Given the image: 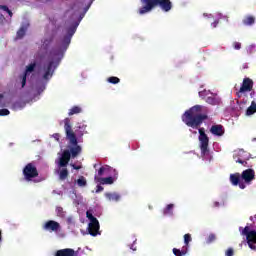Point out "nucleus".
<instances>
[{
    "mask_svg": "<svg viewBox=\"0 0 256 256\" xmlns=\"http://www.w3.org/2000/svg\"><path fill=\"white\" fill-rule=\"evenodd\" d=\"M86 127L87 126L85 125L78 126V129H81L80 133H77V130L74 132L71 126V119H64V131L66 133V139L69 141V145H71V147H69V150L63 151L62 156L59 159V167H67V165H69V161H71V157L72 159H75L77 156L81 155V151H83V149L79 146L77 135L78 137H83Z\"/></svg>",
    "mask_w": 256,
    "mask_h": 256,
    "instance_id": "nucleus-1",
    "label": "nucleus"
},
{
    "mask_svg": "<svg viewBox=\"0 0 256 256\" xmlns=\"http://www.w3.org/2000/svg\"><path fill=\"white\" fill-rule=\"evenodd\" d=\"M207 119H209V109L201 105L191 107L182 115L183 123L192 129H199Z\"/></svg>",
    "mask_w": 256,
    "mask_h": 256,
    "instance_id": "nucleus-2",
    "label": "nucleus"
},
{
    "mask_svg": "<svg viewBox=\"0 0 256 256\" xmlns=\"http://www.w3.org/2000/svg\"><path fill=\"white\" fill-rule=\"evenodd\" d=\"M142 5L139 8L138 13L139 15H145V13H151L155 7H160L162 11L165 13H169L171 9H173V2L171 0H140Z\"/></svg>",
    "mask_w": 256,
    "mask_h": 256,
    "instance_id": "nucleus-3",
    "label": "nucleus"
},
{
    "mask_svg": "<svg viewBox=\"0 0 256 256\" xmlns=\"http://www.w3.org/2000/svg\"><path fill=\"white\" fill-rule=\"evenodd\" d=\"M86 217L90 221L88 225L89 235H91L92 237H97V235H101V232H99V229H100L99 220H97L95 216H93V212H91V210H88L86 212Z\"/></svg>",
    "mask_w": 256,
    "mask_h": 256,
    "instance_id": "nucleus-4",
    "label": "nucleus"
},
{
    "mask_svg": "<svg viewBox=\"0 0 256 256\" xmlns=\"http://www.w3.org/2000/svg\"><path fill=\"white\" fill-rule=\"evenodd\" d=\"M241 235H245L248 247L253 251H256V231L251 230V226L247 225L242 230Z\"/></svg>",
    "mask_w": 256,
    "mask_h": 256,
    "instance_id": "nucleus-5",
    "label": "nucleus"
},
{
    "mask_svg": "<svg viewBox=\"0 0 256 256\" xmlns=\"http://www.w3.org/2000/svg\"><path fill=\"white\" fill-rule=\"evenodd\" d=\"M198 133L201 155H207L209 153V136L206 135L205 128H199Z\"/></svg>",
    "mask_w": 256,
    "mask_h": 256,
    "instance_id": "nucleus-6",
    "label": "nucleus"
},
{
    "mask_svg": "<svg viewBox=\"0 0 256 256\" xmlns=\"http://www.w3.org/2000/svg\"><path fill=\"white\" fill-rule=\"evenodd\" d=\"M24 175L25 181H33L36 177H39V171L37 170V166L33 163H28L26 166L23 168L22 171Z\"/></svg>",
    "mask_w": 256,
    "mask_h": 256,
    "instance_id": "nucleus-7",
    "label": "nucleus"
},
{
    "mask_svg": "<svg viewBox=\"0 0 256 256\" xmlns=\"http://www.w3.org/2000/svg\"><path fill=\"white\" fill-rule=\"evenodd\" d=\"M254 82L251 78H244L242 85L237 92L238 97H241V93H248L249 91H253Z\"/></svg>",
    "mask_w": 256,
    "mask_h": 256,
    "instance_id": "nucleus-8",
    "label": "nucleus"
},
{
    "mask_svg": "<svg viewBox=\"0 0 256 256\" xmlns=\"http://www.w3.org/2000/svg\"><path fill=\"white\" fill-rule=\"evenodd\" d=\"M241 179L246 185H251L252 181H255V170L248 168L241 174Z\"/></svg>",
    "mask_w": 256,
    "mask_h": 256,
    "instance_id": "nucleus-9",
    "label": "nucleus"
},
{
    "mask_svg": "<svg viewBox=\"0 0 256 256\" xmlns=\"http://www.w3.org/2000/svg\"><path fill=\"white\" fill-rule=\"evenodd\" d=\"M43 229L45 231H49V233H57L58 231L61 230V224L59 222L54 221V220H48L44 226Z\"/></svg>",
    "mask_w": 256,
    "mask_h": 256,
    "instance_id": "nucleus-10",
    "label": "nucleus"
},
{
    "mask_svg": "<svg viewBox=\"0 0 256 256\" xmlns=\"http://www.w3.org/2000/svg\"><path fill=\"white\" fill-rule=\"evenodd\" d=\"M56 68H57V66H55V62L53 60H51L47 64V66H44V68H43V70L45 71V73L43 75V79L45 81H49V79H51V77H53V73Z\"/></svg>",
    "mask_w": 256,
    "mask_h": 256,
    "instance_id": "nucleus-11",
    "label": "nucleus"
},
{
    "mask_svg": "<svg viewBox=\"0 0 256 256\" xmlns=\"http://www.w3.org/2000/svg\"><path fill=\"white\" fill-rule=\"evenodd\" d=\"M230 182L232 185L237 187L239 185L240 189H245V183L241 182V174L240 173H234L230 175Z\"/></svg>",
    "mask_w": 256,
    "mask_h": 256,
    "instance_id": "nucleus-12",
    "label": "nucleus"
},
{
    "mask_svg": "<svg viewBox=\"0 0 256 256\" xmlns=\"http://www.w3.org/2000/svg\"><path fill=\"white\" fill-rule=\"evenodd\" d=\"M210 133L216 137H223L225 135V128L221 124H215L211 126Z\"/></svg>",
    "mask_w": 256,
    "mask_h": 256,
    "instance_id": "nucleus-13",
    "label": "nucleus"
},
{
    "mask_svg": "<svg viewBox=\"0 0 256 256\" xmlns=\"http://www.w3.org/2000/svg\"><path fill=\"white\" fill-rule=\"evenodd\" d=\"M94 181H96V183H100V185H113V183H115V179H113V177L102 178L95 176Z\"/></svg>",
    "mask_w": 256,
    "mask_h": 256,
    "instance_id": "nucleus-14",
    "label": "nucleus"
},
{
    "mask_svg": "<svg viewBox=\"0 0 256 256\" xmlns=\"http://www.w3.org/2000/svg\"><path fill=\"white\" fill-rule=\"evenodd\" d=\"M55 256H75V250L71 248L61 249L55 253Z\"/></svg>",
    "mask_w": 256,
    "mask_h": 256,
    "instance_id": "nucleus-15",
    "label": "nucleus"
},
{
    "mask_svg": "<svg viewBox=\"0 0 256 256\" xmlns=\"http://www.w3.org/2000/svg\"><path fill=\"white\" fill-rule=\"evenodd\" d=\"M105 197L106 199H108V201H119V199H121V196L119 194L111 192H106Z\"/></svg>",
    "mask_w": 256,
    "mask_h": 256,
    "instance_id": "nucleus-16",
    "label": "nucleus"
},
{
    "mask_svg": "<svg viewBox=\"0 0 256 256\" xmlns=\"http://www.w3.org/2000/svg\"><path fill=\"white\" fill-rule=\"evenodd\" d=\"M77 27H79V22H76L73 26L69 27L67 29V36L73 38V35H75V32L77 31Z\"/></svg>",
    "mask_w": 256,
    "mask_h": 256,
    "instance_id": "nucleus-17",
    "label": "nucleus"
},
{
    "mask_svg": "<svg viewBox=\"0 0 256 256\" xmlns=\"http://www.w3.org/2000/svg\"><path fill=\"white\" fill-rule=\"evenodd\" d=\"M67 177H69V170H67V168H62L59 172L60 181H65Z\"/></svg>",
    "mask_w": 256,
    "mask_h": 256,
    "instance_id": "nucleus-18",
    "label": "nucleus"
},
{
    "mask_svg": "<svg viewBox=\"0 0 256 256\" xmlns=\"http://www.w3.org/2000/svg\"><path fill=\"white\" fill-rule=\"evenodd\" d=\"M173 207H175L173 204H168L163 209V215H165V216H172L173 215Z\"/></svg>",
    "mask_w": 256,
    "mask_h": 256,
    "instance_id": "nucleus-19",
    "label": "nucleus"
},
{
    "mask_svg": "<svg viewBox=\"0 0 256 256\" xmlns=\"http://www.w3.org/2000/svg\"><path fill=\"white\" fill-rule=\"evenodd\" d=\"M172 251H173V254L175 256H185V255H187V247H183L182 250L177 249V248H173Z\"/></svg>",
    "mask_w": 256,
    "mask_h": 256,
    "instance_id": "nucleus-20",
    "label": "nucleus"
},
{
    "mask_svg": "<svg viewBox=\"0 0 256 256\" xmlns=\"http://www.w3.org/2000/svg\"><path fill=\"white\" fill-rule=\"evenodd\" d=\"M243 24L246 25V26L254 25L255 24V17H253V16H246L243 19Z\"/></svg>",
    "mask_w": 256,
    "mask_h": 256,
    "instance_id": "nucleus-21",
    "label": "nucleus"
},
{
    "mask_svg": "<svg viewBox=\"0 0 256 256\" xmlns=\"http://www.w3.org/2000/svg\"><path fill=\"white\" fill-rule=\"evenodd\" d=\"M254 113H256V103L252 101L250 107L246 110V115H254Z\"/></svg>",
    "mask_w": 256,
    "mask_h": 256,
    "instance_id": "nucleus-22",
    "label": "nucleus"
},
{
    "mask_svg": "<svg viewBox=\"0 0 256 256\" xmlns=\"http://www.w3.org/2000/svg\"><path fill=\"white\" fill-rule=\"evenodd\" d=\"M27 33V28L21 27L16 34V39H23Z\"/></svg>",
    "mask_w": 256,
    "mask_h": 256,
    "instance_id": "nucleus-23",
    "label": "nucleus"
},
{
    "mask_svg": "<svg viewBox=\"0 0 256 256\" xmlns=\"http://www.w3.org/2000/svg\"><path fill=\"white\" fill-rule=\"evenodd\" d=\"M82 109L81 107L79 106H73L69 112H68V115L71 116V115H79V113H81Z\"/></svg>",
    "mask_w": 256,
    "mask_h": 256,
    "instance_id": "nucleus-24",
    "label": "nucleus"
},
{
    "mask_svg": "<svg viewBox=\"0 0 256 256\" xmlns=\"http://www.w3.org/2000/svg\"><path fill=\"white\" fill-rule=\"evenodd\" d=\"M53 43V36H50L49 38L44 39L42 47L43 49L47 50L49 49V46Z\"/></svg>",
    "mask_w": 256,
    "mask_h": 256,
    "instance_id": "nucleus-25",
    "label": "nucleus"
},
{
    "mask_svg": "<svg viewBox=\"0 0 256 256\" xmlns=\"http://www.w3.org/2000/svg\"><path fill=\"white\" fill-rule=\"evenodd\" d=\"M35 67H37V63H31L26 67L24 75H29V73H33L35 71Z\"/></svg>",
    "mask_w": 256,
    "mask_h": 256,
    "instance_id": "nucleus-26",
    "label": "nucleus"
},
{
    "mask_svg": "<svg viewBox=\"0 0 256 256\" xmlns=\"http://www.w3.org/2000/svg\"><path fill=\"white\" fill-rule=\"evenodd\" d=\"M76 183L78 187H87V179L84 176H80Z\"/></svg>",
    "mask_w": 256,
    "mask_h": 256,
    "instance_id": "nucleus-27",
    "label": "nucleus"
},
{
    "mask_svg": "<svg viewBox=\"0 0 256 256\" xmlns=\"http://www.w3.org/2000/svg\"><path fill=\"white\" fill-rule=\"evenodd\" d=\"M93 1H95V0H90V3L86 6V8H84V12L82 14H80V16H79L78 23H81V19H83V17H85V13H87V11H89V8L93 4Z\"/></svg>",
    "mask_w": 256,
    "mask_h": 256,
    "instance_id": "nucleus-28",
    "label": "nucleus"
},
{
    "mask_svg": "<svg viewBox=\"0 0 256 256\" xmlns=\"http://www.w3.org/2000/svg\"><path fill=\"white\" fill-rule=\"evenodd\" d=\"M108 83H111L112 85H117V83H121V79H119L116 76H111L107 79Z\"/></svg>",
    "mask_w": 256,
    "mask_h": 256,
    "instance_id": "nucleus-29",
    "label": "nucleus"
},
{
    "mask_svg": "<svg viewBox=\"0 0 256 256\" xmlns=\"http://www.w3.org/2000/svg\"><path fill=\"white\" fill-rule=\"evenodd\" d=\"M71 36H67L65 35L62 39V43L63 45H65L66 47H69V45L71 44Z\"/></svg>",
    "mask_w": 256,
    "mask_h": 256,
    "instance_id": "nucleus-30",
    "label": "nucleus"
},
{
    "mask_svg": "<svg viewBox=\"0 0 256 256\" xmlns=\"http://www.w3.org/2000/svg\"><path fill=\"white\" fill-rule=\"evenodd\" d=\"M192 238H191V234H185L184 235V243H185V247H189V243H191Z\"/></svg>",
    "mask_w": 256,
    "mask_h": 256,
    "instance_id": "nucleus-31",
    "label": "nucleus"
},
{
    "mask_svg": "<svg viewBox=\"0 0 256 256\" xmlns=\"http://www.w3.org/2000/svg\"><path fill=\"white\" fill-rule=\"evenodd\" d=\"M0 9H2V11H6V13H8L9 17H13V12L9 9V7H7L5 5H0Z\"/></svg>",
    "mask_w": 256,
    "mask_h": 256,
    "instance_id": "nucleus-32",
    "label": "nucleus"
},
{
    "mask_svg": "<svg viewBox=\"0 0 256 256\" xmlns=\"http://www.w3.org/2000/svg\"><path fill=\"white\" fill-rule=\"evenodd\" d=\"M217 239V236H215V234H210L206 240V243H213V241H215Z\"/></svg>",
    "mask_w": 256,
    "mask_h": 256,
    "instance_id": "nucleus-33",
    "label": "nucleus"
},
{
    "mask_svg": "<svg viewBox=\"0 0 256 256\" xmlns=\"http://www.w3.org/2000/svg\"><path fill=\"white\" fill-rule=\"evenodd\" d=\"M9 109H6V108H3V109H0V117H5L7 115H9Z\"/></svg>",
    "mask_w": 256,
    "mask_h": 256,
    "instance_id": "nucleus-34",
    "label": "nucleus"
},
{
    "mask_svg": "<svg viewBox=\"0 0 256 256\" xmlns=\"http://www.w3.org/2000/svg\"><path fill=\"white\" fill-rule=\"evenodd\" d=\"M234 159H236V163H240V165H243L244 167H247V161L241 159V158H238L236 156H234Z\"/></svg>",
    "mask_w": 256,
    "mask_h": 256,
    "instance_id": "nucleus-35",
    "label": "nucleus"
},
{
    "mask_svg": "<svg viewBox=\"0 0 256 256\" xmlns=\"http://www.w3.org/2000/svg\"><path fill=\"white\" fill-rule=\"evenodd\" d=\"M56 213L58 217H62L63 216V207L58 206L56 207Z\"/></svg>",
    "mask_w": 256,
    "mask_h": 256,
    "instance_id": "nucleus-36",
    "label": "nucleus"
},
{
    "mask_svg": "<svg viewBox=\"0 0 256 256\" xmlns=\"http://www.w3.org/2000/svg\"><path fill=\"white\" fill-rule=\"evenodd\" d=\"M105 171H107V168L105 167H100V169L98 170V177H102V175H104Z\"/></svg>",
    "mask_w": 256,
    "mask_h": 256,
    "instance_id": "nucleus-37",
    "label": "nucleus"
},
{
    "mask_svg": "<svg viewBox=\"0 0 256 256\" xmlns=\"http://www.w3.org/2000/svg\"><path fill=\"white\" fill-rule=\"evenodd\" d=\"M207 103H209L210 105H216L217 101L213 97H208Z\"/></svg>",
    "mask_w": 256,
    "mask_h": 256,
    "instance_id": "nucleus-38",
    "label": "nucleus"
},
{
    "mask_svg": "<svg viewBox=\"0 0 256 256\" xmlns=\"http://www.w3.org/2000/svg\"><path fill=\"white\" fill-rule=\"evenodd\" d=\"M27 85V74H23L22 76V87H25Z\"/></svg>",
    "mask_w": 256,
    "mask_h": 256,
    "instance_id": "nucleus-39",
    "label": "nucleus"
},
{
    "mask_svg": "<svg viewBox=\"0 0 256 256\" xmlns=\"http://www.w3.org/2000/svg\"><path fill=\"white\" fill-rule=\"evenodd\" d=\"M233 47H234V49L239 51V49H241V42H234L233 43Z\"/></svg>",
    "mask_w": 256,
    "mask_h": 256,
    "instance_id": "nucleus-40",
    "label": "nucleus"
},
{
    "mask_svg": "<svg viewBox=\"0 0 256 256\" xmlns=\"http://www.w3.org/2000/svg\"><path fill=\"white\" fill-rule=\"evenodd\" d=\"M226 256H233L234 255V251H233V248H229L226 253H225Z\"/></svg>",
    "mask_w": 256,
    "mask_h": 256,
    "instance_id": "nucleus-41",
    "label": "nucleus"
},
{
    "mask_svg": "<svg viewBox=\"0 0 256 256\" xmlns=\"http://www.w3.org/2000/svg\"><path fill=\"white\" fill-rule=\"evenodd\" d=\"M103 186H101V185H97L96 186V193H101V191H103Z\"/></svg>",
    "mask_w": 256,
    "mask_h": 256,
    "instance_id": "nucleus-42",
    "label": "nucleus"
},
{
    "mask_svg": "<svg viewBox=\"0 0 256 256\" xmlns=\"http://www.w3.org/2000/svg\"><path fill=\"white\" fill-rule=\"evenodd\" d=\"M217 25H219V20H215V21L211 24V26H212L213 28L217 27Z\"/></svg>",
    "mask_w": 256,
    "mask_h": 256,
    "instance_id": "nucleus-43",
    "label": "nucleus"
},
{
    "mask_svg": "<svg viewBox=\"0 0 256 256\" xmlns=\"http://www.w3.org/2000/svg\"><path fill=\"white\" fill-rule=\"evenodd\" d=\"M73 167V169H75L76 171H79V169H81V166H77L75 164L71 165Z\"/></svg>",
    "mask_w": 256,
    "mask_h": 256,
    "instance_id": "nucleus-44",
    "label": "nucleus"
},
{
    "mask_svg": "<svg viewBox=\"0 0 256 256\" xmlns=\"http://www.w3.org/2000/svg\"><path fill=\"white\" fill-rule=\"evenodd\" d=\"M250 97H251V99H253V97H255V90H251Z\"/></svg>",
    "mask_w": 256,
    "mask_h": 256,
    "instance_id": "nucleus-45",
    "label": "nucleus"
},
{
    "mask_svg": "<svg viewBox=\"0 0 256 256\" xmlns=\"http://www.w3.org/2000/svg\"><path fill=\"white\" fill-rule=\"evenodd\" d=\"M3 241V232L0 230V243Z\"/></svg>",
    "mask_w": 256,
    "mask_h": 256,
    "instance_id": "nucleus-46",
    "label": "nucleus"
},
{
    "mask_svg": "<svg viewBox=\"0 0 256 256\" xmlns=\"http://www.w3.org/2000/svg\"><path fill=\"white\" fill-rule=\"evenodd\" d=\"M54 137H55V139H57V141H59V134H54Z\"/></svg>",
    "mask_w": 256,
    "mask_h": 256,
    "instance_id": "nucleus-47",
    "label": "nucleus"
},
{
    "mask_svg": "<svg viewBox=\"0 0 256 256\" xmlns=\"http://www.w3.org/2000/svg\"><path fill=\"white\" fill-rule=\"evenodd\" d=\"M214 207H219V202H214Z\"/></svg>",
    "mask_w": 256,
    "mask_h": 256,
    "instance_id": "nucleus-48",
    "label": "nucleus"
},
{
    "mask_svg": "<svg viewBox=\"0 0 256 256\" xmlns=\"http://www.w3.org/2000/svg\"><path fill=\"white\" fill-rule=\"evenodd\" d=\"M250 221H253V216L250 217Z\"/></svg>",
    "mask_w": 256,
    "mask_h": 256,
    "instance_id": "nucleus-49",
    "label": "nucleus"
},
{
    "mask_svg": "<svg viewBox=\"0 0 256 256\" xmlns=\"http://www.w3.org/2000/svg\"><path fill=\"white\" fill-rule=\"evenodd\" d=\"M96 167H97V164L94 165V169H96Z\"/></svg>",
    "mask_w": 256,
    "mask_h": 256,
    "instance_id": "nucleus-50",
    "label": "nucleus"
},
{
    "mask_svg": "<svg viewBox=\"0 0 256 256\" xmlns=\"http://www.w3.org/2000/svg\"><path fill=\"white\" fill-rule=\"evenodd\" d=\"M3 96L0 94V99L2 98Z\"/></svg>",
    "mask_w": 256,
    "mask_h": 256,
    "instance_id": "nucleus-51",
    "label": "nucleus"
},
{
    "mask_svg": "<svg viewBox=\"0 0 256 256\" xmlns=\"http://www.w3.org/2000/svg\"><path fill=\"white\" fill-rule=\"evenodd\" d=\"M253 141H256V138H254Z\"/></svg>",
    "mask_w": 256,
    "mask_h": 256,
    "instance_id": "nucleus-52",
    "label": "nucleus"
},
{
    "mask_svg": "<svg viewBox=\"0 0 256 256\" xmlns=\"http://www.w3.org/2000/svg\"><path fill=\"white\" fill-rule=\"evenodd\" d=\"M254 217H255V219H256V215H255Z\"/></svg>",
    "mask_w": 256,
    "mask_h": 256,
    "instance_id": "nucleus-53",
    "label": "nucleus"
},
{
    "mask_svg": "<svg viewBox=\"0 0 256 256\" xmlns=\"http://www.w3.org/2000/svg\"><path fill=\"white\" fill-rule=\"evenodd\" d=\"M46 1H49V0H46Z\"/></svg>",
    "mask_w": 256,
    "mask_h": 256,
    "instance_id": "nucleus-54",
    "label": "nucleus"
}]
</instances>
